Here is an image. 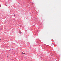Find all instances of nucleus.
Returning <instances> with one entry per match:
<instances>
[{
	"label": "nucleus",
	"mask_w": 61,
	"mask_h": 61,
	"mask_svg": "<svg viewBox=\"0 0 61 61\" xmlns=\"http://www.w3.org/2000/svg\"><path fill=\"white\" fill-rule=\"evenodd\" d=\"M23 54H25V53H23Z\"/></svg>",
	"instance_id": "obj_1"
},
{
	"label": "nucleus",
	"mask_w": 61,
	"mask_h": 61,
	"mask_svg": "<svg viewBox=\"0 0 61 61\" xmlns=\"http://www.w3.org/2000/svg\"><path fill=\"white\" fill-rule=\"evenodd\" d=\"M15 16V14L14 15V16Z\"/></svg>",
	"instance_id": "obj_2"
},
{
	"label": "nucleus",
	"mask_w": 61,
	"mask_h": 61,
	"mask_svg": "<svg viewBox=\"0 0 61 61\" xmlns=\"http://www.w3.org/2000/svg\"><path fill=\"white\" fill-rule=\"evenodd\" d=\"M0 40H1V39H0Z\"/></svg>",
	"instance_id": "obj_3"
},
{
	"label": "nucleus",
	"mask_w": 61,
	"mask_h": 61,
	"mask_svg": "<svg viewBox=\"0 0 61 61\" xmlns=\"http://www.w3.org/2000/svg\"><path fill=\"white\" fill-rule=\"evenodd\" d=\"M35 48L36 49V48Z\"/></svg>",
	"instance_id": "obj_4"
}]
</instances>
